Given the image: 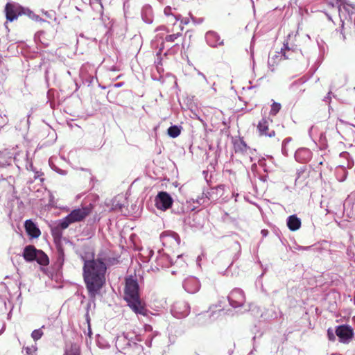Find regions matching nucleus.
I'll return each mask as SVG.
<instances>
[{
    "label": "nucleus",
    "mask_w": 355,
    "mask_h": 355,
    "mask_svg": "<svg viewBox=\"0 0 355 355\" xmlns=\"http://www.w3.org/2000/svg\"><path fill=\"white\" fill-rule=\"evenodd\" d=\"M83 279L89 297L94 299L99 295L105 284L106 265L100 259L87 260L83 257Z\"/></svg>",
    "instance_id": "1"
},
{
    "label": "nucleus",
    "mask_w": 355,
    "mask_h": 355,
    "mask_svg": "<svg viewBox=\"0 0 355 355\" xmlns=\"http://www.w3.org/2000/svg\"><path fill=\"white\" fill-rule=\"evenodd\" d=\"M124 300L128 306L137 315L148 316L150 311L146 309L145 303L141 300L139 285L137 279L132 276L125 278L124 288Z\"/></svg>",
    "instance_id": "2"
},
{
    "label": "nucleus",
    "mask_w": 355,
    "mask_h": 355,
    "mask_svg": "<svg viewBox=\"0 0 355 355\" xmlns=\"http://www.w3.org/2000/svg\"><path fill=\"white\" fill-rule=\"evenodd\" d=\"M92 210L91 205L73 209L67 216L58 220V228L67 229L71 224L84 220Z\"/></svg>",
    "instance_id": "3"
},
{
    "label": "nucleus",
    "mask_w": 355,
    "mask_h": 355,
    "mask_svg": "<svg viewBox=\"0 0 355 355\" xmlns=\"http://www.w3.org/2000/svg\"><path fill=\"white\" fill-rule=\"evenodd\" d=\"M6 19L9 21H12L20 15H26L30 19L36 21L41 20L39 15H35L28 8L23 7L16 3H7L5 7Z\"/></svg>",
    "instance_id": "4"
},
{
    "label": "nucleus",
    "mask_w": 355,
    "mask_h": 355,
    "mask_svg": "<svg viewBox=\"0 0 355 355\" xmlns=\"http://www.w3.org/2000/svg\"><path fill=\"white\" fill-rule=\"evenodd\" d=\"M116 347L125 354L135 355L143 350V347L127 336H119L116 340Z\"/></svg>",
    "instance_id": "5"
},
{
    "label": "nucleus",
    "mask_w": 355,
    "mask_h": 355,
    "mask_svg": "<svg viewBox=\"0 0 355 355\" xmlns=\"http://www.w3.org/2000/svg\"><path fill=\"white\" fill-rule=\"evenodd\" d=\"M227 299L230 305L234 308L241 307L245 302V295L243 291L239 288H235L231 291Z\"/></svg>",
    "instance_id": "6"
},
{
    "label": "nucleus",
    "mask_w": 355,
    "mask_h": 355,
    "mask_svg": "<svg viewBox=\"0 0 355 355\" xmlns=\"http://www.w3.org/2000/svg\"><path fill=\"white\" fill-rule=\"evenodd\" d=\"M190 313L189 304L184 301L176 302L171 308V313L176 318L187 317Z\"/></svg>",
    "instance_id": "7"
},
{
    "label": "nucleus",
    "mask_w": 355,
    "mask_h": 355,
    "mask_svg": "<svg viewBox=\"0 0 355 355\" xmlns=\"http://www.w3.org/2000/svg\"><path fill=\"white\" fill-rule=\"evenodd\" d=\"M155 205L158 209L165 211L173 205L171 196L165 191L159 192L155 198Z\"/></svg>",
    "instance_id": "8"
},
{
    "label": "nucleus",
    "mask_w": 355,
    "mask_h": 355,
    "mask_svg": "<svg viewBox=\"0 0 355 355\" xmlns=\"http://www.w3.org/2000/svg\"><path fill=\"white\" fill-rule=\"evenodd\" d=\"M336 334L343 343H347L354 336L353 329L348 325L337 327Z\"/></svg>",
    "instance_id": "9"
},
{
    "label": "nucleus",
    "mask_w": 355,
    "mask_h": 355,
    "mask_svg": "<svg viewBox=\"0 0 355 355\" xmlns=\"http://www.w3.org/2000/svg\"><path fill=\"white\" fill-rule=\"evenodd\" d=\"M183 287L187 293L193 294L199 291L200 284L196 277H189L184 280Z\"/></svg>",
    "instance_id": "10"
},
{
    "label": "nucleus",
    "mask_w": 355,
    "mask_h": 355,
    "mask_svg": "<svg viewBox=\"0 0 355 355\" xmlns=\"http://www.w3.org/2000/svg\"><path fill=\"white\" fill-rule=\"evenodd\" d=\"M270 122H272V121L266 118L262 119L259 121L257 125V129L259 132L260 135L266 136L268 137H272L275 135V130H270L268 128Z\"/></svg>",
    "instance_id": "11"
},
{
    "label": "nucleus",
    "mask_w": 355,
    "mask_h": 355,
    "mask_svg": "<svg viewBox=\"0 0 355 355\" xmlns=\"http://www.w3.org/2000/svg\"><path fill=\"white\" fill-rule=\"evenodd\" d=\"M205 40L207 44L211 47H217L218 45L223 44V40L220 39L219 35L213 31H209L205 34Z\"/></svg>",
    "instance_id": "12"
},
{
    "label": "nucleus",
    "mask_w": 355,
    "mask_h": 355,
    "mask_svg": "<svg viewBox=\"0 0 355 355\" xmlns=\"http://www.w3.org/2000/svg\"><path fill=\"white\" fill-rule=\"evenodd\" d=\"M155 268L157 270H159V268H168L172 265V261L168 255L165 253H162L160 251L158 252V255L155 259Z\"/></svg>",
    "instance_id": "13"
},
{
    "label": "nucleus",
    "mask_w": 355,
    "mask_h": 355,
    "mask_svg": "<svg viewBox=\"0 0 355 355\" xmlns=\"http://www.w3.org/2000/svg\"><path fill=\"white\" fill-rule=\"evenodd\" d=\"M24 227L27 234L31 237L37 238L40 235V230L31 220H26Z\"/></svg>",
    "instance_id": "14"
},
{
    "label": "nucleus",
    "mask_w": 355,
    "mask_h": 355,
    "mask_svg": "<svg viewBox=\"0 0 355 355\" xmlns=\"http://www.w3.org/2000/svg\"><path fill=\"white\" fill-rule=\"evenodd\" d=\"M141 16L143 21L146 24H152L153 21V8L150 5H145L141 8Z\"/></svg>",
    "instance_id": "15"
},
{
    "label": "nucleus",
    "mask_w": 355,
    "mask_h": 355,
    "mask_svg": "<svg viewBox=\"0 0 355 355\" xmlns=\"http://www.w3.org/2000/svg\"><path fill=\"white\" fill-rule=\"evenodd\" d=\"M37 250L35 246L32 245H27L24 248L23 257L26 261L31 262L35 259L37 254Z\"/></svg>",
    "instance_id": "16"
},
{
    "label": "nucleus",
    "mask_w": 355,
    "mask_h": 355,
    "mask_svg": "<svg viewBox=\"0 0 355 355\" xmlns=\"http://www.w3.org/2000/svg\"><path fill=\"white\" fill-rule=\"evenodd\" d=\"M220 191H223V185L218 186L216 188H211L207 192L204 191L202 193V194L204 195L205 198H206V201L207 202L209 200L213 202L218 199V192Z\"/></svg>",
    "instance_id": "17"
},
{
    "label": "nucleus",
    "mask_w": 355,
    "mask_h": 355,
    "mask_svg": "<svg viewBox=\"0 0 355 355\" xmlns=\"http://www.w3.org/2000/svg\"><path fill=\"white\" fill-rule=\"evenodd\" d=\"M207 203L206 198H205L203 194L201 197H198L196 199L191 198L187 201V204L188 205L187 209L191 211H194L198 208L199 205H205Z\"/></svg>",
    "instance_id": "18"
},
{
    "label": "nucleus",
    "mask_w": 355,
    "mask_h": 355,
    "mask_svg": "<svg viewBox=\"0 0 355 355\" xmlns=\"http://www.w3.org/2000/svg\"><path fill=\"white\" fill-rule=\"evenodd\" d=\"M287 226L291 231H296L301 227V220L296 215H291L287 218Z\"/></svg>",
    "instance_id": "19"
},
{
    "label": "nucleus",
    "mask_w": 355,
    "mask_h": 355,
    "mask_svg": "<svg viewBox=\"0 0 355 355\" xmlns=\"http://www.w3.org/2000/svg\"><path fill=\"white\" fill-rule=\"evenodd\" d=\"M310 151L306 148L298 149L295 153V158L297 162H306L310 156Z\"/></svg>",
    "instance_id": "20"
},
{
    "label": "nucleus",
    "mask_w": 355,
    "mask_h": 355,
    "mask_svg": "<svg viewBox=\"0 0 355 355\" xmlns=\"http://www.w3.org/2000/svg\"><path fill=\"white\" fill-rule=\"evenodd\" d=\"M161 238H162L164 243L166 241H173L177 245H180V238L179 235L175 232H170V233H167V234L164 233L162 234Z\"/></svg>",
    "instance_id": "21"
},
{
    "label": "nucleus",
    "mask_w": 355,
    "mask_h": 355,
    "mask_svg": "<svg viewBox=\"0 0 355 355\" xmlns=\"http://www.w3.org/2000/svg\"><path fill=\"white\" fill-rule=\"evenodd\" d=\"M37 254L35 257V261H36L39 264L42 266H46L49 263V258L47 255L42 250H37Z\"/></svg>",
    "instance_id": "22"
},
{
    "label": "nucleus",
    "mask_w": 355,
    "mask_h": 355,
    "mask_svg": "<svg viewBox=\"0 0 355 355\" xmlns=\"http://www.w3.org/2000/svg\"><path fill=\"white\" fill-rule=\"evenodd\" d=\"M209 311L211 313L210 317L216 318L220 315V312L223 311V306H221V304H218L211 305L209 307Z\"/></svg>",
    "instance_id": "23"
},
{
    "label": "nucleus",
    "mask_w": 355,
    "mask_h": 355,
    "mask_svg": "<svg viewBox=\"0 0 355 355\" xmlns=\"http://www.w3.org/2000/svg\"><path fill=\"white\" fill-rule=\"evenodd\" d=\"M180 127L178 125H171L167 130L168 135L172 138L178 137L180 135Z\"/></svg>",
    "instance_id": "24"
},
{
    "label": "nucleus",
    "mask_w": 355,
    "mask_h": 355,
    "mask_svg": "<svg viewBox=\"0 0 355 355\" xmlns=\"http://www.w3.org/2000/svg\"><path fill=\"white\" fill-rule=\"evenodd\" d=\"M119 198H122V197H116L113 199L112 209L114 211H119L122 212L124 207V204L120 202Z\"/></svg>",
    "instance_id": "25"
},
{
    "label": "nucleus",
    "mask_w": 355,
    "mask_h": 355,
    "mask_svg": "<svg viewBox=\"0 0 355 355\" xmlns=\"http://www.w3.org/2000/svg\"><path fill=\"white\" fill-rule=\"evenodd\" d=\"M64 355H80V348L76 344H72L69 348L65 349Z\"/></svg>",
    "instance_id": "26"
},
{
    "label": "nucleus",
    "mask_w": 355,
    "mask_h": 355,
    "mask_svg": "<svg viewBox=\"0 0 355 355\" xmlns=\"http://www.w3.org/2000/svg\"><path fill=\"white\" fill-rule=\"evenodd\" d=\"M44 327V326H42L41 328L35 329L34 331H32L31 337L35 341L40 340L42 338V336H43L44 333H43L42 329Z\"/></svg>",
    "instance_id": "27"
},
{
    "label": "nucleus",
    "mask_w": 355,
    "mask_h": 355,
    "mask_svg": "<svg viewBox=\"0 0 355 355\" xmlns=\"http://www.w3.org/2000/svg\"><path fill=\"white\" fill-rule=\"evenodd\" d=\"M234 148L236 153L237 152H245L247 149V145L243 141H239L234 144Z\"/></svg>",
    "instance_id": "28"
},
{
    "label": "nucleus",
    "mask_w": 355,
    "mask_h": 355,
    "mask_svg": "<svg viewBox=\"0 0 355 355\" xmlns=\"http://www.w3.org/2000/svg\"><path fill=\"white\" fill-rule=\"evenodd\" d=\"M281 109V104L279 103L274 102L271 106V110L270 111V114L276 115Z\"/></svg>",
    "instance_id": "29"
},
{
    "label": "nucleus",
    "mask_w": 355,
    "mask_h": 355,
    "mask_svg": "<svg viewBox=\"0 0 355 355\" xmlns=\"http://www.w3.org/2000/svg\"><path fill=\"white\" fill-rule=\"evenodd\" d=\"M26 350V355H37V348L36 345H32L31 347H24Z\"/></svg>",
    "instance_id": "30"
},
{
    "label": "nucleus",
    "mask_w": 355,
    "mask_h": 355,
    "mask_svg": "<svg viewBox=\"0 0 355 355\" xmlns=\"http://www.w3.org/2000/svg\"><path fill=\"white\" fill-rule=\"evenodd\" d=\"M336 1H337L338 11H339L340 14L343 13V10L347 11V7L348 6V5L345 4V3L344 2V0H336Z\"/></svg>",
    "instance_id": "31"
},
{
    "label": "nucleus",
    "mask_w": 355,
    "mask_h": 355,
    "mask_svg": "<svg viewBox=\"0 0 355 355\" xmlns=\"http://www.w3.org/2000/svg\"><path fill=\"white\" fill-rule=\"evenodd\" d=\"M181 36V33H178L172 35H166L165 41L168 42H173L176 39Z\"/></svg>",
    "instance_id": "32"
},
{
    "label": "nucleus",
    "mask_w": 355,
    "mask_h": 355,
    "mask_svg": "<svg viewBox=\"0 0 355 355\" xmlns=\"http://www.w3.org/2000/svg\"><path fill=\"white\" fill-rule=\"evenodd\" d=\"M291 141V137H287L285 139H284V141L282 142V151L284 155H287V149H286V145H287Z\"/></svg>",
    "instance_id": "33"
},
{
    "label": "nucleus",
    "mask_w": 355,
    "mask_h": 355,
    "mask_svg": "<svg viewBox=\"0 0 355 355\" xmlns=\"http://www.w3.org/2000/svg\"><path fill=\"white\" fill-rule=\"evenodd\" d=\"M344 24H342L340 30V39L342 40L343 42H345L346 40V35L344 32Z\"/></svg>",
    "instance_id": "34"
},
{
    "label": "nucleus",
    "mask_w": 355,
    "mask_h": 355,
    "mask_svg": "<svg viewBox=\"0 0 355 355\" xmlns=\"http://www.w3.org/2000/svg\"><path fill=\"white\" fill-rule=\"evenodd\" d=\"M281 51H282V52L283 53V56H284L285 58H286V59H287V58H288V56H287V55H286V52H285V51H290V48H289V46H288V43H286V44L284 43V47H283V48H282Z\"/></svg>",
    "instance_id": "35"
},
{
    "label": "nucleus",
    "mask_w": 355,
    "mask_h": 355,
    "mask_svg": "<svg viewBox=\"0 0 355 355\" xmlns=\"http://www.w3.org/2000/svg\"><path fill=\"white\" fill-rule=\"evenodd\" d=\"M327 335H328L329 339L330 340H335V335H334L333 331L331 330L330 329H328V331H327Z\"/></svg>",
    "instance_id": "36"
},
{
    "label": "nucleus",
    "mask_w": 355,
    "mask_h": 355,
    "mask_svg": "<svg viewBox=\"0 0 355 355\" xmlns=\"http://www.w3.org/2000/svg\"><path fill=\"white\" fill-rule=\"evenodd\" d=\"M153 336L150 335L148 336V337L147 338V339L146 340V345L148 346V347H151V344H152V340H153Z\"/></svg>",
    "instance_id": "37"
},
{
    "label": "nucleus",
    "mask_w": 355,
    "mask_h": 355,
    "mask_svg": "<svg viewBox=\"0 0 355 355\" xmlns=\"http://www.w3.org/2000/svg\"><path fill=\"white\" fill-rule=\"evenodd\" d=\"M300 82H295V83H293L291 85V87H290V88H291V89L292 91H295V90L297 89V87L300 86Z\"/></svg>",
    "instance_id": "38"
},
{
    "label": "nucleus",
    "mask_w": 355,
    "mask_h": 355,
    "mask_svg": "<svg viewBox=\"0 0 355 355\" xmlns=\"http://www.w3.org/2000/svg\"><path fill=\"white\" fill-rule=\"evenodd\" d=\"M195 70L197 71V73L198 76H200L201 77H202V78L205 80V81L209 84V81L207 79L206 76H205L204 73H202V72H200L199 70L195 69Z\"/></svg>",
    "instance_id": "39"
},
{
    "label": "nucleus",
    "mask_w": 355,
    "mask_h": 355,
    "mask_svg": "<svg viewBox=\"0 0 355 355\" xmlns=\"http://www.w3.org/2000/svg\"><path fill=\"white\" fill-rule=\"evenodd\" d=\"M164 12L166 15H170L171 14V7L166 6L164 10Z\"/></svg>",
    "instance_id": "40"
},
{
    "label": "nucleus",
    "mask_w": 355,
    "mask_h": 355,
    "mask_svg": "<svg viewBox=\"0 0 355 355\" xmlns=\"http://www.w3.org/2000/svg\"><path fill=\"white\" fill-rule=\"evenodd\" d=\"M58 259H59V261H61L62 262L64 261V252H63L62 250H59Z\"/></svg>",
    "instance_id": "41"
},
{
    "label": "nucleus",
    "mask_w": 355,
    "mask_h": 355,
    "mask_svg": "<svg viewBox=\"0 0 355 355\" xmlns=\"http://www.w3.org/2000/svg\"><path fill=\"white\" fill-rule=\"evenodd\" d=\"M331 92L330 91L328 92L327 96L324 97V101L329 102V101H330V99H331Z\"/></svg>",
    "instance_id": "42"
},
{
    "label": "nucleus",
    "mask_w": 355,
    "mask_h": 355,
    "mask_svg": "<svg viewBox=\"0 0 355 355\" xmlns=\"http://www.w3.org/2000/svg\"><path fill=\"white\" fill-rule=\"evenodd\" d=\"M153 330V327L149 325V324H146L145 325V331H151Z\"/></svg>",
    "instance_id": "43"
},
{
    "label": "nucleus",
    "mask_w": 355,
    "mask_h": 355,
    "mask_svg": "<svg viewBox=\"0 0 355 355\" xmlns=\"http://www.w3.org/2000/svg\"><path fill=\"white\" fill-rule=\"evenodd\" d=\"M261 234H262V236L263 237H266V236H267V235L268 234V231L267 230H262L261 232Z\"/></svg>",
    "instance_id": "44"
},
{
    "label": "nucleus",
    "mask_w": 355,
    "mask_h": 355,
    "mask_svg": "<svg viewBox=\"0 0 355 355\" xmlns=\"http://www.w3.org/2000/svg\"><path fill=\"white\" fill-rule=\"evenodd\" d=\"M164 42H162L160 44V47H159V54L161 53V52L162 51V50L164 49Z\"/></svg>",
    "instance_id": "45"
},
{
    "label": "nucleus",
    "mask_w": 355,
    "mask_h": 355,
    "mask_svg": "<svg viewBox=\"0 0 355 355\" xmlns=\"http://www.w3.org/2000/svg\"><path fill=\"white\" fill-rule=\"evenodd\" d=\"M98 1V3L99 4V6H100V12H102V10H103V6H102V3H101V0H96Z\"/></svg>",
    "instance_id": "46"
},
{
    "label": "nucleus",
    "mask_w": 355,
    "mask_h": 355,
    "mask_svg": "<svg viewBox=\"0 0 355 355\" xmlns=\"http://www.w3.org/2000/svg\"><path fill=\"white\" fill-rule=\"evenodd\" d=\"M162 30H166V27L164 26H161L157 28L156 31H162Z\"/></svg>",
    "instance_id": "47"
},
{
    "label": "nucleus",
    "mask_w": 355,
    "mask_h": 355,
    "mask_svg": "<svg viewBox=\"0 0 355 355\" xmlns=\"http://www.w3.org/2000/svg\"><path fill=\"white\" fill-rule=\"evenodd\" d=\"M301 173H303V172H299V173H297V178H296V179H295V183H297V181L300 180V174H301Z\"/></svg>",
    "instance_id": "48"
},
{
    "label": "nucleus",
    "mask_w": 355,
    "mask_h": 355,
    "mask_svg": "<svg viewBox=\"0 0 355 355\" xmlns=\"http://www.w3.org/2000/svg\"><path fill=\"white\" fill-rule=\"evenodd\" d=\"M185 211H184V208L182 207H181V209L180 210H178L176 212L178 214H181V213H184Z\"/></svg>",
    "instance_id": "49"
},
{
    "label": "nucleus",
    "mask_w": 355,
    "mask_h": 355,
    "mask_svg": "<svg viewBox=\"0 0 355 355\" xmlns=\"http://www.w3.org/2000/svg\"><path fill=\"white\" fill-rule=\"evenodd\" d=\"M153 250H149V252H148V255H149L150 257H152V256H153Z\"/></svg>",
    "instance_id": "50"
},
{
    "label": "nucleus",
    "mask_w": 355,
    "mask_h": 355,
    "mask_svg": "<svg viewBox=\"0 0 355 355\" xmlns=\"http://www.w3.org/2000/svg\"><path fill=\"white\" fill-rule=\"evenodd\" d=\"M121 85V83H118V84H116V85H115V86H116V87H120Z\"/></svg>",
    "instance_id": "51"
},
{
    "label": "nucleus",
    "mask_w": 355,
    "mask_h": 355,
    "mask_svg": "<svg viewBox=\"0 0 355 355\" xmlns=\"http://www.w3.org/2000/svg\"><path fill=\"white\" fill-rule=\"evenodd\" d=\"M304 91V89H302V88H301V89H300V92H303Z\"/></svg>",
    "instance_id": "52"
},
{
    "label": "nucleus",
    "mask_w": 355,
    "mask_h": 355,
    "mask_svg": "<svg viewBox=\"0 0 355 355\" xmlns=\"http://www.w3.org/2000/svg\"><path fill=\"white\" fill-rule=\"evenodd\" d=\"M221 191H218V196H221V193H220Z\"/></svg>",
    "instance_id": "53"
},
{
    "label": "nucleus",
    "mask_w": 355,
    "mask_h": 355,
    "mask_svg": "<svg viewBox=\"0 0 355 355\" xmlns=\"http://www.w3.org/2000/svg\"><path fill=\"white\" fill-rule=\"evenodd\" d=\"M92 332H91V329L90 328H89V334H90Z\"/></svg>",
    "instance_id": "54"
},
{
    "label": "nucleus",
    "mask_w": 355,
    "mask_h": 355,
    "mask_svg": "<svg viewBox=\"0 0 355 355\" xmlns=\"http://www.w3.org/2000/svg\"><path fill=\"white\" fill-rule=\"evenodd\" d=\"M182 257V255L178 256V259H180Z\"/></svg>",
    "instance_id": "55"
},
{
    "label": "nucleus",
    "mask_w": 355,
    "mask_h": 355,
    "mask_svg": "<svg viewBox=\"0 0 355 355\" xmlns=\"http://www.w3.org/2000/svg\"><path fill=\"white\" fill-rule=\"evenodd\" d=\"M332 355H340V354H332Z\"/></svg>",
    "instance_id": "56"
},
{
    "label": "nucleus",
    "mask_w": 355,
    "mask_h": 355,
    "mask_svg": "<svg viewBox=\"0 0 355 355\" xmlns=\"http://www.w3.org/2000/svg\"><path fill=\"white\" fill-rule=\"evenodd\" d=\"M353 89L355 91V87L353 88Z\"/></svg>",
    "instance_id": "57"
}]
</instances>
